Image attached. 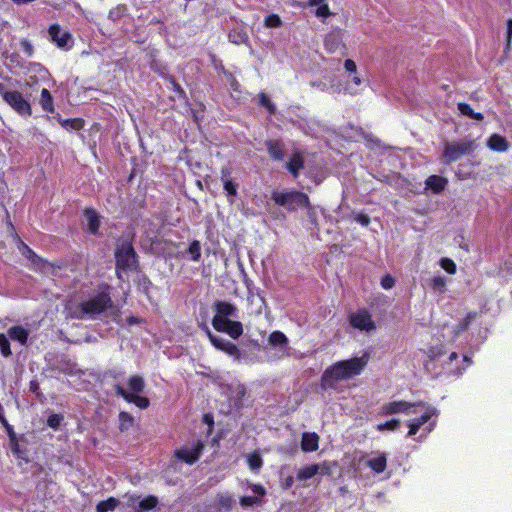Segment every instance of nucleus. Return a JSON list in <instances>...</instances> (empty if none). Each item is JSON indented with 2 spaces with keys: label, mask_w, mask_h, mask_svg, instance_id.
<instances>
[{
  "label": "nucleus",
  "mask_w": 512,
  "mask_h": 512,
  "mask_svg": "<svg viewBox=\"0 0 512 512\" xmlns=\"http://www.w3.org/2000/svg\"><path fill=\"white\" fill-rule=\"evenodd\" d=\"M369 356L353 357L347 360L337 361L327 367L321 375L320 387L322 390H335L340 381L352 379L361 374L368 364Z\"/></svg>",
  "instance_id": "nucleus-1"
},
{
  "label": "nucleus",
  "mask_w": 512,
  "mask_h": 512,
  "mask_svg": "<svg viewBox=\"0 0 512 512\" xmlns=\"http://www.w3.org/2000/svg\"><path fill=\"white\" fill-rule=\"evenodd\" d=\"M110 290V286L105 284L96 295L88 300L82 301V310L87 314V318L95 319L98 315L113 308Z\"/></svg>",
  "instance_id": "nucleus-2"
},
{
  "label": "nucleus",
  "mask_w": 512,
  "mask_h": 512,
  "mask_svg": "<svg viewBox=\"0 0 512 512\" xmlns=\"http://www.w3.org/2000/svg\"><path fill=\"white\" fill-rule=\"evenodd\" d=\"M115 266L117 276L120 272L134 271L138 268V255L131 241L120 242L115 249Z\"/></svg>",
  "instance_id": "nucleus-3"
},
{
  "label": "nucleus",
  "mask_w": 512,
  "mask_h": 512,
  "mask_svg": "<svg viewBox=\"0 0 512 512\" xmlns=\"http://www.w3.org/2000/svg\"><path fill=\"white\" fill-rule=\"evenodd\" d=\"M0 95L3 101L19 116L28 118L32 115L31 104L21 92L17 90H9L4 84H0Z\"/></svg>",
  "instance_id": "nucleus-4"
},
{
  "label": "nucleus",
  "mask_w": 512,
  "mask_h": 512,
  "mask_svg": "<svg viewBox=\"0 0 512 512\" xmlns=\"http://www.w3.org/2000/svg\"><path fill=\"white\" fill-rule=\"evenodd\" d=\"M272 199L277 205L286 207L289 211L311 206L308 195L301 191L273 192Z\"/></svg>",
  "instance_id": "nucleus-5"
},
{
  "label": "nucleus",
  "mask_w": 512,
  "mask_h": 512,
  "mask_svg": "<svg viewBox=\"0 0 512 512\" xmlns=\"http://www.w3.org/2000/svg\"><path fill=\"white\" fill-rule=\"evenodd\" d=\"M474 148L473 141H463V142H447L444 146V151L442 158L445 159V164H450L452 162L457 161L464 155L469 154Z\"/></svg>",
  "instance_id": "nucleus-6"
},
{
  "label": "nucleus",
  "mask_w": 512,
  "mask_h": 512,
  "mask_svg": "<svg viewBox=\"0 0 512 512\" xmlns=\"http://www.w3.org/2000/svg\"><path fill=\"white\" fill-rule=\"evenodd\" d=\"M348 321L354 329L359 331L371 332L376 329L372 315L366 308L358 309L356 312L349 314Z\"/></svg>",
  "instance_id": "nucleus-7"
},
{
  "label": "nucleus",
  "mask_w": 512,
  "mask_h": 512,
  "mask_svg": "<svg viewBox=\"0 0 512 512\" xmlns=\"http://www.w3.org/2000/svg\"><path fill=\"white\" fill-rule=\"evenodd\" d=\"M415 406L425 407L426 403L422 401L415 403L407 402L404 400L391 401L382 405L379 414L382 416L393 415L398 413L409 414L410 409Z\"/></svg>",
  "instance_id": "nucleus-8"
},
{
  "label": "nucleus",
  "mask_w": 512,
  "mask_h": 512,
  "mask_svg": "<svg viewBox=\"0 0 512 512\" xmlns=\"http://www.w3.org/2000/svg\"><path fill=\"white\" fill-rule=\"evenodd\" d=\"M48 34L52 42H54L58 48L70 49L73 46L72 34L69 31H62L59 24L54 23L49 26Z\"/></svg>",
  "instance_id": "nucleus-9"
},
{
  "label": "nucleus",
  "mask_w": 512,
  "mask_h": 512,
  "mask_svg": "<svg viewBox=\"0 0 512 512\" xmlns=\"http://www.w3.org/2000/svg\"><path fill=\"white\" fill-rule=\"evenodd\" d=\"M207 335L211 344L217 350L224 352L225 354L233 357L235 360H240L241 351L236 344H234L231 341L220 338L218 336H215L214 334L211 333L209 329H207Z\"/></svg>",
  "instance_id": "nucleus-10"
},
{
  "label": "nucleus",
  "mask_w": 512,
  "mask_h": 512,
  "mask_svg": "<svg viewBox=\"0 0 512 512\" xmlns=\"http://www.w3.org/2000/svg\"><path fill=\"white\" fill-rule=\"evenodd\" d=\"M203 450L204 443L199 440L192 447L183 446L176 450L175 456L186 464L192 465L200 458Z\"/></svg>",
  "instance_id": "nucleus-11"
},
{
  "label": "nucleus",
  "mask_w": 512,
  "mask_h": 512,
  "mask_svg": "<svg viewBox=\"0 0 512 512\" xmlns=\"http://www.w3.org/2000/svg\"><path fill=\"white\" fill-rule=\"evenodd\" d=\"M215 315L212 318V326L215 327V321L220 320V324L230 320L229 317H235L237 314V307L227 301L217 300L213 304Z\"/></svg>",
  "instance_id": "nucleus-12"
},
{
  "label": "nucleus",
  "mask_w": 512,
  "mask_h": 512,
  "mask_svg": "<svg viewBox=\"0 0 512 512\" xmlns=\"http://www.w3.org/2000/svg\"><path fill=\"white\" fill-rule=\"evenodd\" d=\"M114 391L116 395L122 397L127 403H133L140 409H147L150 405V401L147 397L129 393L120 384L114 386Z\"/></svg>",
  "instance_id": "nucleus-13"
},
{
  "label": "nucleus",
  "mask_w": 512,
  "mask_h": 512,
  "mask_svg": "<svg viewBox=\"0 0 512 512\" xmlns=\"http://www.w3.org/2000/svg\"><path fill=\"white\" fill-rule=\"evenodd\" d=\"M344 32L340 28H336L332 30L325 36L324 39V47L325 50L333 54L338 51L340 48H345V44L343 42Z\"/></svg>",
  "instance_id": "nucleus-14"
},
{
  "label": "nucleus",
  "mask_w": 512,
  "mask_h": 512,
  "mask_svg": "<svg viewBox=\"0 0 512 512\" xmlns=\"http://www.w3.org/2000/svg\"><path fill=\"white\" fill-rule=\"evenodd\" d=\"M216 331L226 333L233 339H238L243 334V325L240 321L227 320L220 324V320L215 321Z\"/></svg>",
  "instance_id": "nucleus-15"
},
{
  "label": "nucleus",
  "mask_w": 512,
  "mask_h": 512,
  "mask_svg": "<svg viewBox=\"0 0 512 512\" xmlns=\"http://www.w3.org/2000/svg\"><path fill=\"white\" fill-rule=\"evenodd\" d=\"M83 216L87 220V231L91 235H99L101 215L97 212V210L92 207H87L83 210Z\"/></svg>",
  "instance_id": "nucleus-16"
},
{
  "label": "nucleus",
  "mask_w": 512,
  "mask_h": 512,
  "mask_svg": "<svg viewBox=\"0 0 512 512\" xmlns=\"http://www.w3.org/2000/svg\"><path fill=\"white\" fill-rule=\"evenodd\" d=\"M252 491L257 494V496H242L239 499V503L242 507H252L254 505H261L263 503L262 497L266 495V489L261 484H252Z\"/></svg>",
  "instance_id": "nucleus-17"
},
{
  "label": "nucleus",
  "mask_w": 512,
  "mask_h": 512,
  "mask_svg": "<svg viewBox=\"0 0 512 512\" xmlns=\"http://www.w3.org/2000/svg\"><path fill=\"white\" fill-rule=\"evenodd\" d=\"M435 412L436 410L434 408L428 406L426 411L420 417L410 420L408 422L409 431L407 436L411 437L416 435L420 428L431 419Z\"/></svg>",
  "instance_id": "nucleus-18"
},
{
  "label": "nucleus",
  "mask_w": 512,
  "mask_h": 512,
  "mask_svg": "<svg viewBox=\"0 0 512 512\" xmlns=\"http://www.w3.org/2000/svg\"><path fill=\"white\" fill-rule=\"evenodd\" d=\"M320 470L322 474H330V467L327 466L326 464H324L322 467L318 464H310L298 470L297 479L299 481L308 480L317 475L320 472Z\"/></svg>",
  "instance_id": "nucleus-19"
},
{
  "label": "nucleus",
  "mask_w": 512,
  "mask_h": 512,
  "mask_svg": "<svg viewBox=\"0 0 512 512\" xmlns=\"http://www.w3.org/2000/svg\"><path fill=\"white\" fill-rule=\"evenodd\" d=\"M231 168L223 166L220 169V180L223 183V188L228 196L235 197L237 195L238 184L231 178Z\"/></svg>",
  "instance_id": "nucleus-20"
},
{
  "label": "nucleus",
  "mask_w": 512,
  "mask_h": 512,
  "mask_svg": "<svg viewBox=\"0 0 512 512\" xmlns=\"http://www.w3.org/2000/svg\"><path fill=\"white\" fill-rule=\"evenodd\" d=\"M448 185L447 178L439 175H430L425 180V189L431 190L434 194L442 193Z\"/></svg>",
  "instance_id": "nucleus-21"
},
{
  "label": "nucleus",
  "mask_w": 512,
  "mask_h": 512,
  "mask_svg": "<svg viewBox=\"0 0 512 512\" xmlns=\"http://www.w3.org/2000/svg\"><path fill=\"white\" fill-rule=\"evenodd\" d=\"M215 507L219 511H230L236 504L234 496L229 492L218 493L215 496Z\"/></svg>",
  "instance_id": "nucleus-22"
},
{
  "label": "nucleus",
  "mask_w": 512,
  "mask_h": 512,
  "mask_svg": "<svg viewBox=\"0 0 512 512\" xmlns=\"http://www.w3.org/2000/svg\"><path fill=\"white\" fill-rule=\"evenodd\" d=\"M265 145L270 158L275 161H282L284 159V144L281 140H267Z\"/></svg>",
  "instance_id": "nucleus-23"
},
{
  "label": "nucleus",
  "mask_w": 512,
  "mask_h": 512,
  "mask_svg": "<svg viewBox=\"0 0 512 512\" xmlns=\"http://www.w3.org/2000/svg\"><path fill=\"white\" fill-rule=\"evenodd\" d=\"M286 167L294 178L298 177L300 170L304 167V158L302 153L299 151L294 152L287 162Z\"/></svg>",
  "instance_id": "nucleus-24"
},
{
  "label": "nucleus",
  "mask_w": 512,
  "mask_h": 512,
  "mask_svg": "<svg viewBox=\"0 0 512 512\" xmlns=\"http://www.w3.org/2000/svg\"><path fill=\"white\" fill-rule=\"evenodd\" d=\"M300 446L303 452L316 451L319 448V436L314 432L303 433Z\"/></svg>",
  "instance_id": "nucleus-25"
},
{
  "label": "nucleus",
  "mask_w": 512,
  "mask_h": 512,
  "mask_svg": "<svg viewBox=\"0 0 512 512\" xmlns=\"http://www.w3.org/2000/svg\"><path fill=\"white\" fill-rule=\"evenodd\" d=\"M487 146L497 152H505L509 148V143L505 137L499 134H492L487 141Z\"/></svg>",
  "instance_id": "nucleus-26"
},
{
  "label": "nucleus",
  "mask_w": 512,
  "mask_h": 512,
  "mask_svg": "<svg viewBox=\"0 0 512 512\" xmlns=\"http://www.w3.org/2000/svg\"><path fill=\"white\" fill-rule=\"evenodd\" d=\"M366 465L375 473L380 474L387 467V457L385 453H380L377 457L368 459Z\"/></svg>",
  "instance_id": "nucleus-27"
},
{
  "label": "nucleus",
  "mask_w": 512,
  "mask_h": 512,
  "mask_svg": "<svg viewBox=\"0 0 512 512\" xmlns=\"http://www.w3.org/2000/svg\"><path fill=\"white\" fill-rule=\"evenodd\" d=\"M82 308H83L82 302L79 304L67 303L65 305L66 318L78 319V320L87 318V314L82 310Z\"/></svg>",
  "instance_id": "nucleus-28"
},
{
  "label": "nucleus",
  "mask_w": 512,
  "mask_h": 512,
  "mask_svg": "<svg viewBox=\"0 0 512 512\" xmlns=\"http://www.w3.org/2000/svg\"><path fill=\"white\" fill-rule=\"evenodd\" d=\"M39 104H40L41 108L43 109V111H45L47 113H53L55 111L54 100H53V97L48 89L43 88L41 90Z\"/></svg>",
  "instance_id": "nucleus-29"
},
{
  "label": "nucleus",
  "mask_w": 512,
  "mask_h": 512,
  "mask_svg": "<svg viewBox=\"0 0 512 512\" xmlns=\"http://www.w3.org/2000/svg\"><path fill=\"white\" fill-rule=\"evenodd\" d=\"M308 5L311 7H317L315 15L320 18H328L332 15L329 5L326 0H308Z\"/></svg>",
  "instance_id": "nucleus-30"
},
{
  "label": "nucleus",
  "mask_w": 512,
  "mask_h": 512,
  "mask_svg": "<svg viewBox=\"0 0 512 512\" xmlns=\"http://www.w3.org/2000/svg\"><path fill=\"white\" fill-rule=\"evenodd\" d=\"M8 336L12 340H16L22 345L26 344L28 339V331L22 326L16 325L8 329Z\"/></svg>",
  "instance_id": "nucleus-31"
},
{
  "label": "nucleus",
  "mask_w": 512,
  "mask_h": 512,
  "mask_svg": "<svg viewBox=\"0 0 512 512\" xmlns=\"http://www.w3.org/2000/svg\"><path fill=\"white\" fill-rule=\"evenodd\" d=\"M128 387L131 391L130 393L139 394L145 389V381L140 375H132L128 379Z\"/></svg>",
  "instance_id": "nucleus-32"
},
{
  "label": "nucleus",
  "mask_w": 512,
  "mask_h": 512,
  "mask_svg": "<svg viewBox=\"0 0 512 512\" xmlns=\"http://www.w3.org/2000/svg\"><path fill=\"white\" fill-rule=\"evenodd\" d=\"M457 107L460 113L464 116H467L477 121H482L484 119L483 114L480 112H475L468 103L460 102L458 103Z\"/></svg>",
  "instance_id": "nucleus-33"
},
{
  "label": "nucleus",
  "mask_w": 512,
  "mask_h": 512,
  "mask_svg": "<svg viewBox=\"0 0 512 512\" xmlns=\"http://www.w3.org/2000/svg\"><path fill=\"white\" fill-rule=\"evenodd\" d=\"M120 504V501L115 497H109L106 500L100 501L96 505V512H109L115 510L118 505Z\"/></svg>",
  "instance_id": "nucleus-34"
},
{
  "label": "nucleus",
  "mask_w": 512,
  "mask_h": 512,
  "mask_svg": "<svg viewBox=\"0 0 512 512\" xmlns=\"http://www.w3.org/2000/svg\"><path fill=\"white\" fill-rule=\"evenodd\" d=\"M60 125L67 130H81L84 127V120L82 118H59Z\"/></svg>",
  "instance_id": "nucleus-35"
},
{
  "label": "nucleus",
  "mask_w": 512,
  "mask_h": 512,
  "mask_svg": "<svg viewBox=\"0 0 512 512\" xmlns=\"http://www.w3.org/2000/svg\"><path fill=\"white\" fill-rule=\"evenodd\" d=\"M268 342L274 347H285L288 344V338L281 331H273L268 337Z\"/></svg>",
  "instance_id": "nucleus-36"
},
{
  "label": "nucleus",
  "mask_w": 512,
  "mask_h": 512,
  "mask_svg": "<svg viewBox=\"0 0 512 512\" xmlns=\"http://www.w3.org/2000/svg\"><path fill=\"white\" fill-rule=\"evenodd\" d=\"M159 504L158 497L155 495H147L138 502V507L144 511L155 509Z\"/></svg>",
  "instance_id": "nucleus-37"
},
{
  "label": "nucleus",
  "mask_w": 512,
  "mask_h": 512,
  "mask_svg": "<svg viewBox=\"0 0 512 512\" xmlns=\"http://www.w3.org/2000/svg\"><path fill=\"white\" fill-rule=\"evenodd\" d=\"M247 464L253 471H258L263 466V459L258 451L250 453L247 457Z\"/></svg>",
  "instance_id": "nucleus-38"
},
{
  "label": "nucleus",
  "mask_w": 512,
  "mask_h": 512,
  "mask_svg": "<svg viewBox=\"0 0 512 512\" xmlns=\"http://www.w3.org/2000/svg\"><path fill=\"white\" fill-rule=\"evenodd\" d=\"M477 317V312H469L457 325L456 334L465 332Z\"/></svg>",
  "instance_id": "nucleus-39"
},
{
  "label": "nucleus",
  "mask_w": 512,
  "mask_h": 512,
  "mask_svg": "<svg viewBox=\"0 0 512 512\" xmlns=\"http://www.w3.org/2000/svg\"><path fill=\"white\" fill-rule=\"evenodd\" d=\"M401 422L399 419L393 418L390 420H387L383 423H379L376 425V430L379 432L383 431H396L400 428Z\"/></svg>",
  "instance_id": "nucleus-40"
},
{
  "label": "nucleus",
  "mask_w": 512,
  "mask_h": 512,
  "mask_svg": "<svg viewBox=\"0 0 512 512\" xmlns=\"http://www.w3.org/2000/svg\"><path fill=\"white\" fill-rule=\"evenodd\" d=\"M259 105L264 107L270 115L276 114L277 109H276L275 104L271 101V99L264 92H261L259 94Z\"/></svg>",
  "instance_id": "nucleus-41"
},
{
  "label": "nucleus",
  "mask_w": 512,
  "mask_h": 512,
  "mask_svg": "<svg viewBox=\"0 0 512 512\" xmlns=\"http://www.w3.org/2000/svg\"><path fill=\"white\" fill-rule=\"evenodd\" d=\"M134 418L131 414L125 411L119 413V428L121 431L128 430L133 426Z\"/></svg>",
  "instance_id": "nucleus-42"
},
{
  "label": "nucleus",
  "mask_w": 512,
  "mask_h": 512,
  "mask_svg": "<svg viewBox=\"0 0 512 512\" xmlns=\"http://www.w3.org/2000/svg\"><path fill=\"white\" fill-rule=\"evenodd\" d=\"M188 253L191 255V259L198 262L201 258V244L198 240L190 242L188 247Z\"/></svg>",
  "instance_id": "nucleus-43"
},
{
  "label": "nucleus",
  "mask_w": 512,
  "mask_h": 512,
  "mask_svg": "<svg viewBox=\"0 0 512 512\" xmlns=\"http://www.w3.org/2000/svg\"><path fill=\"white\" fill-rule=\"evenodd\" d=\"M0 352L5 358L12 355L9 339L3 333H0Z\"/></svg>",
  "instance_id": "nucleus-44"
},
{
  "label": "nucleus",
  "mask_w": 512,
  "mask_h": 512,
  "mask_svg": "<svg viewBox=\"0 0 512 512\" xmlns=\"http://www.w3.org/2000/svg\"><path fill=\"white\" fill-rule=\"evenodd\" d=\"M282 21L277 14H270L267 17H265L264 25L268 28H277L281 26Z\"/></svg>",
  "instance_id": "nucleus-45"
},
{
  "label": "nucleus",
  "mask_w": 512,
  "mask_h": 512,
  "mask_svg": "<svg viewBox=\"0 0 512 512\" xmlns=\"http://www.w3.org/2000/svg\"><path fill=\"white\" fill-rule=\"evenodd\" d=\"M440 266L449 274H455L456 273V264L455 262L450 258H442L440 260Z\"/></svg>",
  "instance_id": "nucleus-46"
},
{
  "label": "nucleus",
  "mask_w": 512,
  "mask_h": 512,
  "mask_svg": "<svg viewBox=\"0 0 512 512\" xmlns=\"http://www.w3.org/2000/svg\"><path fill=\"white\" fill-rule=\"evenodd\" d=\"M63 420V416L59 415V414H51L50 416H48L47 418V425L52 428V429H58L61 422Z\"/></svg>",
  "instance_id": "nucleus-47"
},
{
  "label": "nucleus",
  "mask_w": 512,
  "mask_h": 512,
  "mask_svg": "<svg viewBox=\"0 0 512 512\" xmlns=\"http://www.w3.org/2000/svg\"><path fill=\"white\" fill-rule=\"evenodd\" d=\"M431 286L433 289H438V290L444 289L446 286V280L442 276H435L431 280Z\"/></svg>",
  "instance_id": "nucleus-48"
},
{
  "label": "nucleus",
  "mask_w": 512,
  "mask_h": 512,
  "mask_svg": "<svg viewBox=\"0 0 512 512\" xmlns=\"http://www.w3.org/2000/svg\"><path fill=\"white\" fill-rule=\"evenodd\" d=\"M353 218L364 227H367L370 224V217L365 213H354Z\"/></svg>",
  "instance_id": "nucleus-49"
},
{
  "label": "nucleus",
  "mask_w": 512,
  "mask_h": 512,
  "mask_svg": "<svg viewBox=\"0 0 512 512\" xmlns=\"http://www.w3.org/2000/svg\"><path fill=\"white\" fill-rule=\"evenodd\" d=\"M222 72L224 73V75L229 80L231 88L234 91H237L238 88H239V83H238L237 79L235 78V76L231 72L225 70V68L223 66H222Z\"/></svg>",
  "instance_id": "nucleus-50"
},
{
  "label": "nucleus",
  "mask_w": 512,
  "mask_h": 512,
  "mask_svg": "<svg viewBox=\"0 0 512 512\" xmlns=\"http://www.w3.org/2000/svg\"><path fill=\"white\" fill-rule=\"evenodd\" d=\"M170 83L172 84L173 91L178 95L179 98H186V92L181 87V85L175 80V78L170 79Z\"/></svg>",
  "instance_id": "nucleus-51"
},
{
  "label": "nucleus",
  "mask_w": 512,
  "mask_h": 512,
  "mask_svg": "<svg viewBox=\"0 0 512 512\" xmlns=\"http://www.w3.org/2000/svg\"><path fill=\"white\" fill-rule=\"evenodd\" d=\"M394 285H395V280L391 275L387 274L384 277H382V279H381L382 288H384L385 290H389V289L393 288Z\"/></svg>",
  "instance_id": "nucleus-52"
},
{
  "label": "nucleus",
  "mask_w": 512,
  "mask_h": 512,
  "mask_svg": "<svg viewBox=\"0 0 512 512\" xmlns=\"http://www.w3.org/2000/svg\"><path fill=\"white\" fill-rule=\"evenodd\" d=\"M443 354H444V351H443L442 347H440V348L431 347V348H429V350L427 352V355L431 360H434Z\"/></svg>",
  "instance_id": "nucleus-53"
},
{
  "label": "nucleus",
  "mask_w": 512,
  "mask_h": 512,
  "mask_svg": "<svg viewBox=\"0 0 512 512\" xmlns=\"http://www.w3.org/2000/svg\"><path fill=\"white\" fill-rule=\"evenodd\" d=\"M0 423L5 428V430H6L7 434H8L9 440H14V438L17 437V436H16V433L14 432V429H13L12 425L9 424L7 419H4Z\"/></svg>",
  "instance_id": "nucleus-54"
},
{
  "label": "nucleus",
  "mask_w": 512,
  "mask_h": 512,
  "mask_svg": "<svg viewBox=\"0 0 512 512\" xmlns=\"http://www.w3.org/2000/svg\"><path fill=\"white\" fill-rule=\"evenodd\" d=\"M24 247L27 252V257L33 262V263H39L42 261V258L39 257L31 248H29L27 245L24 244Z\"/></svg>",
  "instance_id": "nucleus-55"
},
{
  "label": "nucleus",
  "mask_w": 512,
  "mask_h": 512,
  "mask_svg": "<svg viewBox=\"0 0 512 512\" xmlns=\"http://www.w3.org/2000/svg\"><path fill=\"white\" fill-rule=\"evenodd\" d=\"M9 445L12 453L18 457H20V445L18 442L17 437L14 438V440H9Z\"/></svg>",
  "instance_id": "nucleus-56"
},
{
  "label": "nucleus",
  "mask_w": 512,
  "mask_h": 512,
  "mask_svg": "<svg viewBox=\"0 0 512 512\" xmlns=\"http://www.w3.org/2000/svg\"><path fill=\"white\" fill-rule=\"evenodd\" d=\"M344 67L349 73H355L357 70L356 63L352 59H346Z\"/></svg>",
  "instance_id": "nucleus-57"
},
{
  "label": "nucleus",
  "mask_w": 512,
  "mask_h": 512,
  "mask_svg": "<svg viewBox=\"0 0 512 512\" xmlns=\"http://www.w3.org/2000/svg\"><path fill=\"white\" fill-rule=\"evenodd\" d=\"M124 497L127 498V505L129 507H132L135 505L136 502H139L140 496L135 494H126Z\"/></svg>",
  "instance_id": "nucleus-58"
},
{
  "label": "nucleus",
  "mask_w": 512,
  "mask_h": 512,
  "mask_svg": "<svg viewBox=\"0 0 512 512\" xmlns=\"http://www.w3.org/2000/svg\"><path fill=\"white\" fill-rule=\"evenodd\" d=\"M463 361L466 363V366L463 368H457L455 374L461 375L466 370V368L472 364V359L467 355L463 356Z\"/></svg>",
  "instance_id": "nucleus-59"
},
{
  "label": "nucleus",
  "mask_w": 512,
  "mask_h": 512,
  "mask_svg": "<svg viewBox=\"0 0 512 512\" xmlns=\"http://www.w3.org/2000/svg\"><path fill=\"white\" fill-rule=\"evenodd\" d=\"M126 322L128 325H137L144 323V319L131 315L126 318Z\"/></svg>",
  "instance_id": "nucleus-60"
},
{
  "label": "nucleus",
  "mask_w": 512,
  "mask_h": 512,
  "mask_svg": "<svg viewBox=\"0 0 512 512\" xmlns=\"http://www.w3.org/2000/svg\"><path fill=\"white\" fill-rule=\"evenodd\" d=\"M29 390L36 394V395H39V384L36 380H32L30 381L29 383Z\"/></svg>",
  "instance_id": "nucleus-61"
},
{
  "label": "nucleus",
  "mask_w": 512,
  "mask_h": 512,
  "mask_svg": "<svg viewBox=\"0 0 512 512\" xmlns=\"http://www.w3.org/2000/svg\"><path fill=\"white\" fill-rule=\"evenodd\" d=\"M38 84V78L36 75H29L26 80V85L29 87L36 86Z\"/></svg>",
  "instance_id": "nucleus-62"
},
{
  "label": "nucleus",
  "mask_w": 512,
  "mask_h": 512,
  "mask_svg": "<svg viewBox=\"0 0 512 512\" xmlns=\"http://www.w3.org/2000/svg\"><path fill=\"white\" fill-rule=\"evenodd\" d=\"M293 483H294L293 476H288L285 478V480L282 484V488L287 490L292 487Z\"/></svg>",
  "instance_id": "nucleus-63"
},
{
  "label": "nucleus",
  "mask_w": 512,
  "mask_h": 512,
  "mask_svg": "<svg viewBox=\"0 0 512 512\" xmlns=\"http://www.w3.org/2000/svg\"><path fill=\"white\" fill-rule=\"evenodd\" d=\"M512 38V19H509L507 22V41L508 43L511 42Z\"/></svg>",
  "instance_id": "nucleus-64"
}]
</instances>
